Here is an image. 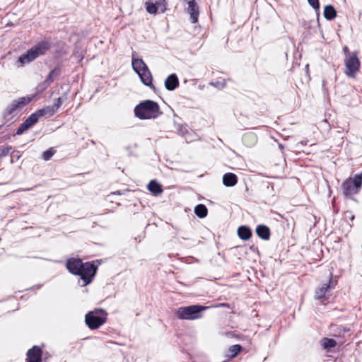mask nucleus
Wrapping results in <instances>:
<instances>
[{
    "label": "nucleus",
    "mask_w": 362,
    "mask_h": 362,
    "mask_svg": "<svg viewBox=\"0 0 362 362\" xmlns=\"http://www.w3.org/2000/svg\"><path fill=\"white\" fill-rule=\"evenodd\" d=\"M54 154L52 150H47L45 151L42 154V158L45 160H48Z\"/></svg>",
    "instance_id": "29"
},
{
    "label": "nucleus",
    "mask_w": 362,
    "mask_h": 362,
    "mask_svg": "<svg viewBox=\"0 0 362 362\" xmlns=\"http://www.w3.org/2000/svg\"><path fill=\"white\" fill-rule=\"evenodd\" d=\"M132 68L139 75L142 83L148 86H152V76L144 62L138 57H132Z\"/></svg>",
    "instance_id": "7"
},
{
    "label": "nucleus",
    "mask_w": 362,
    "mask_h": 362,
    "mask_svg": "<svg viewBox=\"0 0 362 362\" xmlns=\"http://www.w3.org/2000/svg\"><path fill=\"white\" fill-rule=\"evenodd\" d=\"M309 4L315 10L320 8L319 0H308Z\"/></svg>",
    "instance_id": "30"
},
{
    "label": "nucleus",
    "mask_w": 362,
    "mask_h": 362,
    "mask_svg": "<svg viewBox=\"0 0 362 362\" xmlns=\"http://www.w3.org/2000/svg\"><path fill=\"white\" fill-rule=\"evenodd\" d=\"M242 350L243 346L240 344L230 346L227 351V356L229 358H233L236 357Z\"/></svg>",
    "instance_id": "22"
},
{
    "label": "nucleus",
    "mask_w": 362,
    "mask_h": 362,
    "mask_svg": "<svg viewBox=\"0 0 362 362\" xmlns=\"http://www.w3.org/2000/svg\"><path fill=\"white\" fill-rule=\"evenodd\" d=\"M226 337H232V338H236L238 339H243V335L240 333H238L236 332H226L223 334Z\"/></svg>",
    "instance_id": "27"
},
{
    "label": "nucleus",
    "mask_w": 362,
    "mask_h": 362,
    "mask_svg": "<svg viewBox=\"0 0 362 362\" xmlns=\"http://www.w3.org/2000/svg\"><path fill=\"white\" fill-rule=\"evenodd\" d=\"M39 119L38 115L36 114V112L32 114L29 116V117L23 122L21 126L17 129L16 134L18 135H20L23 134L25 131L30 128L32 126H33Z\"/></svg>",
    "instance_id": "15"
},
{
    "label": "nucleus",
    "mask_w": 362,
    "mask_h": 362,
    "mask_svg": "<svg viewBox=\"0 0 362 362\" xmlns=\"http://www.w3.org/2000/svg\"><path fill=\"white\" fill-rule=\"evenodd\" d=\"M107 313L103 309H95L88 312L85 316L88 327L92 330L98 329L107 322Z\"/></svg>",
    "instance_id": "5"
},
{
    "label": "nucleus",
    "mask_w": 362,
    "mask_h": 362,
    "mask_svg": "<svg viewBox=\"0 0 362 362\" xmlns=\"http://www.w3.org/2000/svg\"><path fill=\"white\" fill-rule=\"evenodd\" d=\"M332 273L330 272L329 282L316 288L315 291V298L320 300L324 305L327 303L332 295L331 289L334 288V284H332Z\"/></svg>",
    "instance_id": "10"
},
{
    "label": "nucleus",
    "mask_w": 362,
    "mask_h": 362,
    "mask_svg": "<svg viewBox=\"0 0 362 362\" xmlns=\"http://www.w3.org/2000/svg\"><path fill=\"white\" fill-rule=\"evenodd\" d=\"M362 185V172L346 179L342 184L344 194L346 197L357 194Z\"/></svg>",
    "instance_id": "9"
},
{
    "label": "nucleus",
    "mask_w": 362,
    "mask_h": 362,
    "mask_svg": "<svg viewBox=\"0 0 362 362\" xmlns=\"http://www.w3.org/2000/svg\"><path fill=\"white\" fill-rule=\"evenodd\" d=\"M159 105L153 100H145L134 108V115L141 119H155L161 115Z\"/></svg>",
    "instance_id": "2"
},
{
    "label": "nucleus",
    "mask_w": 362,
    "mask_h": 362,
    "mask_svg": "<svg viewBox=\"0 0 362 362\" xmlns=\"http://www.w3.org/2000/svg\"><path fill=\"white\" fill-rule=\"evenodd\" d=\"M100 264L101 260L99 259L84 262L83 267L80 269V274H78L83 281V286L88 285L93 281Z\"/></svg>",
    "instance_id": "6"
},
{
    "label": "nucleus",
    "mask_w": 362,
    "mask_h": 362,
    "mask_svg": "<svg viewBox=\"0 0 362 362\" xmlns=\"http://www.w3.org/2000/svg\"><path fill=\"white\" fill-rule=\"evenodd\" d=\"M55 112H56V108H54L53 106H52V107L47 106L41 110H37L35 112L40 118V117H43V116L50 117V116L53 115Z\"/></svg>",
    "instance_id": "24"
},
{
    "label": "nucleus",
    "mask_w": 362,
    "mask_h": 362,
    "mask_svg": "<svg viewBox=\"0 0 362 362\" xmlns=\"http://www.w3.org/2000/svg\"><path fill=\"white\" fill-rule=\"evenodd\" d=\"M305 69L308 71V64L306 65L305 66Z\"/></svg>",
    "instance_id": "36"
},
{
    "label": "nucleus",
    "mask_w": 362,
    "mask_h": 362,
    "mask_svg": "<svg viewBox=\"0 0 362 362\" xmlns=\"http://www.w3.org/2000/svg\"><path fill=\"white\" fill-rule=\"evenodd\" d=\"M147 189L154 196H158L163 192V188L160 184L156 180H151L147 186Z\"/></svg>",
    "instance_id": "18"
},
{
    "label": "nucleus",
    "mask_w": 362,
    "mask_h": 362,
    "mask_svg": "<svg viewBox=\"0 0 362 362\" xmlns=\"http://www.w3.org/2000/svg\"><path fill=\"white\" fill-rule=\"evenodd\" d=\"M115 194H116V192L113 193L112 194L108 195V196H107V197H108V198H111V197H112V195Z\"/></svg>",
    "instance_id": "34"
},
{
    "label": "nucleus",
    "mask_w": 362,
    "mask_h": 362,
    "mask_svg": "<svg viewBox=\"0 0 362 362\" xmlns=\"http://www.w3.org/2000/svg\"><path fill=\"white\" fill-rule=\"evenodd\" d=\"M11 149V146H4L0 148V157H3L8 155Z\"/></svg>",
    "instance_id": "28"
},
{
    "label": "nucleus",
    "mask_w": 362,
    "mask_h": 362,
    "mask_svg": "<svg viewBox=\"0 0 362 362\" xmlns=\"http://www.w3.org/2000/svg\"><path fill=\"white\" fill-rule=\"evenodd\" d=\"M145 5L147 12L150 14L163 13L167 10L165 0H148Z\"/></svg>",
    "instance_id": "11"
},
{
    "label": "nucleus",
    "mask_w": 362,
    "mask_h": 362,
    "mask_svg": "<svg viewBox=\"0 0 362 362\" xmlns=\"http://www.w3.org/2000/svg\"><path fill=\"white\" fill-rule=\"evenodd\" d=\"M187 13L190 15V20L192 23H195L198 21L199 15V6L195 0H187Z\"/></svg>",
    "instance_id": "16"
},
{
    "label": "nucleus",
    "mask_w": 362,
    "mask_h": 362,
    "mask_svg": "<svg viewBox=\"0 0 362 362\" xmlns=\"http://www.w3.org/2000/svg\"><path fill=\"white\" fill-rule=\"evenodd\" d=\"M237 232L239 238L243 240H248L252 235L251 230L245 226H240Z\"/></svg>",
    "instance_id": "21"
},
{
    "label": "nucleus",
    "mask_w": 362,
    "mask_h": 362,
    "mask_svg": "<svg viewBox=\"0 0 362 362\" xmlns=\"http://www.w3.org/2000/svg\"><path fill=\"white\" fill-rule=\"evenodd\" d=\"M220 305L222 307L230 308V305L228 303H221Z\"/></svg>",
    "instance_id": "33"
},
{
    "label": "nucleus",
    "mask_w": 362,
    "mask_h": 362,
    "mask_svg": "<svg viewBox=\"0 0 362 362\" xmlns=\"http://www.w3.org/2000/svg\"><path fill=\"white\" fill-rule=\"evenodd\" d=\"M49 48V45L46 42H41L35 46L30 48L25 54H22L18 59L17 62L21 66L28 64L35 59L40 55L44 54Z\"/></svg>",
    "instance_id": "4"
},
{
    "label": "nucleus",
    "mask_w": 362,
    "mask_h": 362,
    "mask_svg": "<svg viewBox=\"0 0 362 362\" xmlns=\"http://www.w3.org/2000/svg\"><path fill=\"white\" fill-rule=\"evenodd\" d=\"M320 345L323 349L329 351L332 348H334L337 345L335 339L328 337H323L320 340Z\"/></svg>",
    "instance_id": "20"
},
{
    "label": "nucleus",
    "mask_w": 362,
    "mask_h": 362,
    "mask_svg": "<svg viewBox=\"0 0 362 362\" xmlns=\"http://www.w3.org/2000/svg\"><path fill=\"white\" fill-rule=\"evenodd\" d=\"M84 262L79 259L75 257L69 258L66 262V268L71 274L78 276L80 274V269L83 267Z\"/></svg>",
    "instance_id": "13"
},
{
    "label": "nucleus",
    "mask_w": 362,
    "mask_h": 362,
    "mask_svg": "<svg viewBox=\"0 0 362 362\" xmlns=\"http://www.w3.org/2000/svg\"><path fill=\"white\" fill-rule=\"evenodd\" d=\"M256 233L257 235L262 239L267 240L269 238V229L265 226H258L256 228Z\"/></svg>",
    "instance_id": "23"
},
{
    "label": "nucleus",
    "mask_w": 362,
    "mask_h": 362,
    "mask_svg": "<svg viewBox=\"0 0 362 362\" xmlns=\"http://www.w3.org/2000/svg\"><path fill=\"white\" fill-rule=\"evenodd\" d=\"M206 307L200 305H192L189 306L180 307L175 313V316L180 320H194L201 318L202 311Z\"/></svg>",
    "instance_id": "3"
},
{
    "label": "nucleus",
    "mask_w": 362,
    "mask_h": 362,
    "mask_svg": "<svg viewBox=\"0 0 362 362\" xmlns=\"http://www.w3.org/2000/svg\"><path fill=\"white\" fill-rule=\"evenodd\" d=\"M344 51L345 52H348V49H347V47H345L344 48Z\"/></svg>",
    "instance_id": "35"
},
{
    "label": "nucleus",
    "mask_w": 362,
    "mask_h": 362,
    "mask_svg": "<svg viewBox=\"0 0 362 362\" xmlns=\"http://www.w3.org/2000/svg\"><path fill=\"white\" fill-rule=\"evenodd\" d=\"M62 104V100L61 98H58L56 103L54 105V107L56 108V111L58 110V108L60 107V105Z\"/></svg>",
    "instance_id": "32"
},
{
    "label": "nucleus",
    "mask_w": 362,
    "mask_h": 362,
    "mask_svg": "<svg viewBox=\"0 0 362 362\" xmlns=\"http://www.w3.org/2000/svg\"><path fill=\"white\" fill-rule=\"evenodd\" d=\"M179 84L178 78L174 74H170L165 81V86L168 90H175Z\"/></svg>",
    "instance_id": "17"
},
{
    "label": "nucleus",
    "mask_w": 362,
    "mask_h": 362,
    "mask_svg": "<svg viewBox=\"0 0 362 362\" xmlns=\"http://www.w3.org/2000/svg\"><path fill=\"white\" fill-rule=\"evenodd\" d=\"M238 181L237 176L230 173H226L223 177V183L226 187L234 186Z\"/></svg>",
    "instance_id": "19"
},
{
    "label": "nucleus",
    "mask_w": 362,
    "mask_h": 362,
    "mask_svg": "<svg viewBox=\"0 0 362 362\" xmlns=\"http://www.w3.org/2000/svg\"><path fill=\"white\" fill-rule=\"evenodd\" d=\"M344 74L349 78H354L359 71L361 62L356 52H348L344 59Z\"/></svg>",
    "instance_id": "8"
},
{
    "label": "nucleus",
    "mask_w": 362,
    "mask_h": 362,
    "mask_svg": "<svg viewBox=\"0 0 362 362\" xmlns=\"http://www.w3.org/2000/svg\"><path fill=\"white\" fill-rule=\"evenodd\" d=\"M42 350L39 346H33L26 352L25 362H42Z\"/></svg>",
    "instance_id": "14"
},
{
    "label": "nucleus",
    "mask_w": 362,
    "mask_h": 362,
    "mask_svg": "<svg viewBox=\"0 0 362 362\" xmlns=\"http://www.w3.org/2000/svg\"><path fill=\"white\" fill-rule=\"evenodd\" d=\"M207 208L204 204H198L194 208V214L200 218H205L207 216Z\"/></svg>",
    "instance_id": "26"
},
{
    "label": "nucleus",
    "mask_w": 362,
    "mask_h": 362,
    "mask_svg": "<svg viewBox=\"0 0 362 362\" xmlns=\"http://www.w3.org/2000/svg\"><path fill=\"white\" fill-rule=\"evenodd\" d=\"M186 134L185 133L182 134L183 136L185 138L186 141L190 142L194 140V138L190 136V133L187 129H185Z\"/></svg>",
    "instance_id": "31"
},
{
    "label": "nucleus",
    "mask_w": 362,
    "mask_h": 362,
    "mask_svg": "<svg viewBox=\"0 0 362 362\" xmlns=\"http://www.w3.org/2000/svg\"><path fill=\"white\" fill-rule=\"evenodd\" d=\"M49 77L50 76H49L48 78L42 84L37 86V92L35 94L19 98L13 100L7 106L2 114L4 123L11 121L13 118L17 116L22 109L29 104L38 93H42L48 87L50 83L49 81Z\"/></svg>",
    "instance_id": "1"
},
{
    "label": "nucleus",
    "mask_w": 362,
    "mask_h": 362,
    "mask_svg": "<svg viewBox=\"0 0 362 362\" xmlns=\"http://www.w3.org/2000/svg\"><path fill=\"white\" fill-rule=\"evenodd\" d=\"M337 16L334 8L331 5H327L324 8V16L327 20H332Z\"/></svg>",
    "instance_id": "25"
},
{
    "label": "nucleus",
    "mask_w": 362,
    "mask_h": 362,
    "mask_svg": "<svg viewBox=\"0 0 362 362\" xmlns=\"http://www.w3.org/2000/svg\"><path fill=\"white\" fill-rule=\"evenodd\" d=\"M329 329L330 331V334L335 338H344V334L350 332L349 327L339 324L337 320L329 325Z\"/></svg>",
    "instance_id": "12"
}]
</instances>
